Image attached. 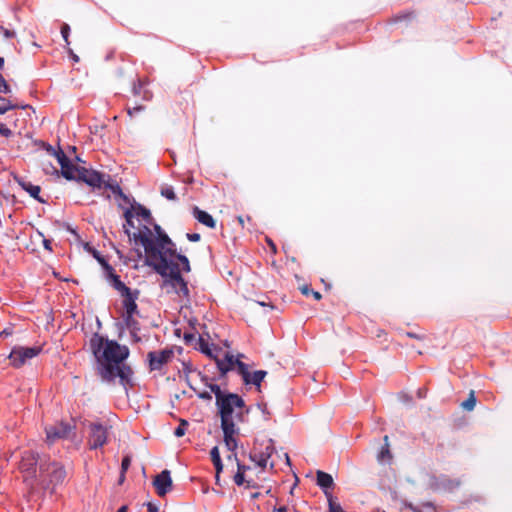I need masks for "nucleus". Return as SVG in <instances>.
I'll return each mask as SVG.
<instances>
[{
	"mask_svg": "<svg viewBox=\"0 0 512 512\" xmlns=\"http://www.w3.org/2000/svg\"><path fill=\"white\" fill-rule=\"evenodd\" d=\"M82 167H77L76 165L69 162L68 164L63 165L61 169V174L67 180H78L80 171Z\"/></svg>",
	"mask_w": 512,
	"mask_h": 512,
	"instance_id": "obj_19",
	"label": "nucleus"
},
{
	"mask_svg": "<svg viewBox=\"0 0 512 512\" xmlns=\"http://www.w3.org/2000/svg\"><path fill=\"white\" fill-rule=\"evenodd\" d=\"M99 263L103 267V272L106 280L115 288L120 294H128L130 288L127 287L120 277L115 273L113 267L102 257H97Z\"/></svg>",
	"mask_w": 512,
	"mask_h": 512,
	"instance_id": "obj_7",
	"label": "nucleus"
},
{
	"mask_svg": "<svg viewBox=\"0 0 512 512\" xmlns=\"http://www.w3.org/2000/svg\"><path fill=\"white\" fill-rule=\"evenodd\" d=\"M66 472L58 463H46L42 460L39 464V477L36 484L43 488H49L50 485L56 486L65 479Z\"/></svg>",
	"mask_w": 512,
	"mask_h": 512,
	"instance_id": "obj_4",
	"label": "nucleus"
},
{
	"mask_svg": "<svg viewBox=\"0 0 512 512\" xmlns=\"http://www.w3.org/2000/svg\"><path fill=\"white\" fill-rule=\"evenodd\" d=\"M250 496H251L252 499H257L260 496V493L259 492H253V493H251Z\"/></svg>",
	"mask_w": 512,
	"mask_h": 512,
	"instance_id": "obj_52",
	"label": "nucleus"
},
{
	"mask_svg": "<svg viewBox=\"0 0 512 512\" xmlns=\"http://www.w3.org/2000/svg\"><path fill=\"white\" fill-rule=\"evenodd\" d=\"M237 470L246 474L247 471L250 470V467L249 466H246L244 464H241L239 461H237Z\"/></svg>",
	"mask_w": 512,
	"mask_h": 512,
	"instance_id": "obj_39",
	"label": "nucleus"
},
{
	"mask_svg": "<svg viewBox=\"0 0 512 512\" xmlns=\"http://www.w3.org/2000/svg\"><path fill=\"white\" fill-rule=\"evenodd\" d=\"M274 512H287V508L285 506H281L279 508H275Z\"/></svg>",
	"mask_w": 512,
	"mask_h": 512,
	"instance_id": "obj_49",
	"label": "nucleus"
},
{
	"mask_svg": "<svg viewBox=\"0 0 512 512\" xmlns=\"http://www.w3.org/2000/svg\"><path fill=\"white\" fill-rule=\"evenodd\" d=\"M187 238L192 242H197L200 240V235L198 233H189L187 234Z\"/></svg>",
	"mask_w": 512,
	"mask_h": 512,
	"instance_id": "obj_42",
	"label": "nucleus"
},
{
	"mask_svg": "<svg viewBox=\"0 0 512 512\" xmlns=\"http://www.w3.org/2000/svg\"><path fill=\"white\" fill-rule=\"evenodd\" d=\"M103 186L107 189H109L113 195L117 196V197H120L121 199H123L126 203H129V198L123 193L121 187L119 186L118 183L116 182H112V181H106L105 180V183L103 184Z\"/></svg>",
	"mask_w": 512,
	"mask_h": 512,
	"instance_id": "obj_22",
	"label": "nucleus"
},
{
	"mask_svg": "<svg viewBox=\"0 0 512 512\" xmlns=\"http://www.w3.org/2000/svg\"><path fill=\"white\" fill-rule=\"evenodd\" d=\"M130 464H131L130 456H125L122 459V463H121L122 474H124L128 470V468L130 467Z\"/></svg>",
	"mask_w": 512,
	"mask_h": 512,
	"instance_id": "obj_37",
	"label": "nucleus"
},
{
	"mask_svg": "<svg viewBox=\"0 0 512 512\" xmlns=\"http://www.w3.org/2000/svg\"><path fill=\"white\" fill-rule=\"evenodd\" d=\"M211 460L214 463L221 461L220 452L217 446L213 447L210 451Z\"/></svg>",
	"mask_w": 512,
	"mask_h": 512,
	"instance_id": "obj_35",
	"label": "nucleus"
},
{
	"mask_svg": "<svg viewBox=\"0 0 512 512\" xmlns=\"http://www.w3.org/2000/svg\"><path fill=\"white\" fill-rule=\"evenodd\" d=\"M214 467H215V470H216V474H220L222 472V470H223L222 461L214 463Z\"/></svg>",
	"mask_w": 512,
	"mask_h": 512,
	"instance_id": "obj_44",
	"label": "nucleus"
},
{
	"mask_svg": "<svg viewBox=\"0 0 512 512\" xmlns=\"http://www.w3.org/2000/svg\"><path fill=\"white\" fill-rule=\"evenodd\" d=\"M192 214L195 219H197L198 222L201 224L209 227V228H215L216 223L213 219V217L207 213L206 211H203L199 209L197 206L193 207Z\"/></svg>",
	"mask_w": 512,
	"mask_h": 512,
	"instance_id": "obj_18",
	"label": "nucleus"
},
{
	"mask_svg": "<svg viewBox=\"0 0 512 512\" xmlns=\"http://www.w3.org/2000/svg\"><path fill=\"white\" fill-rule=\"evenodd\" d=\"M333 478L330 474L317 471V485L323 490V492H329L328 490L333 487Z\"/></svg>",
	"mask_w": 512,
	"mask_h": 512,
	"instance_id": "obj_20",
	"label": "nucleus"
},
{
	"mask_svg": "<svg viewBox=\"0 0 512 512\" xmlns=\"http://www.w3.org/2000/svg\"><path fill=\"white\" fill-rule=\"evenodd\" d=\"M238 355L235 357L234 355L226 354L224 359L217 361L218 369L222 374H226L231 370H236L238 372V363L241 362Z\"/></svg>",
	"mask_w": 512,
	"mask_h": 512,
	"instance_id": "obj_15",
	"label": "nucleus"
},
{
	"mask_svg": "<svg viewBox=\"0 0 512 512\" xmlns=\"http://www.w3.org/2000/svg\"><path fill=\"white\" fill-rule=\"evenodd\" d=\"M138 291H132L129 290L128 294H121L123 297L122 306H123V312L127 314H136L137 311V304L136 300L138 298Z\"/></svg>",
	"mask_w": 512,
	"mask_h": 512,
	"instance_id": "obj_14",
	"label": "nucleus"
},
{
	"mask_svg": "<svg viewBox=\"0 0 512 512\" xmlns=\"http://www.w3.org/2000/svg\"><path fill=\"white\" fill-rule=\"evenodd\" d=\"M234 482L237 486H242L246 484V487H255V481L248 477L246 474L240 472L237 470L236 474L234 475Z\"/></svg>",
	"mask_w": 512,
	"mask_h": 512,
	"instance_id": "obj_23",
	"label": "nucleus"
},
{
	"mask_svg": "<svg viewBox=\"0 0 512 512\" xmlns=\"http://www.w3.org/2000/svg\"><path fill=\"white\" fill-rule=\"evenodd\" d=\"M19 106L12 103L11 100L0 97V114H5L10 110L17 109Z\"/></svg>",
	"mask_w": 512,
	"mask_h": 512,
	"instance_id": "obj_26",
	"label": "nucleus"
},
{
	"mask_svg": "<svg viewBox=\"0 0 512 512\" xmlns=\"http://www.w3.org/2000/svg\"><path fill=\"white\" fill-rule=\"evenodd\" d=\"M258 407L262 411V413L265 415V418L268 419L269 412H268V409H267V404L266 403H260V404H258Z\"/></svg>",
	"mask_w": 512,
	"mask_h": 512,
	"instance_id": "obj_40",
	"label": "nucleus"
},
{
	"mask_svg": "<svg viewBox=\"0 0 512 512\" xmlns=\"http://www.w3.org/2000/svg\"><path fill=\"white\" fill-rule=\"evenodd\" d=\"M312 290H310L308 287H303L302 288V293L305 294V295H309L311 293Z\"/></svg>",
	"mask_w": 512,
	"mask_h": 512,
	"instance_id": "obj_50",
	"label": "nucleus"
},
{
	"mask_svg": "<svg viewBox=\"0 0 512 512\" xmlns=\"http://www.w3.org/2000/svg\"><path fill=\"white\" fill-rule=\"evenodd\" d=\"M61 35L63 37V40L65 41L66 46L68 47L70 45V41H69L70 26L67 23H64L61 26Z\"/></svg>",
	"mask_w": 512,
	"mask_h": 512,
	"instance_id": "obj_33",
	"label": "nucleus"
},
{
	"mask_svg": "<svg viewBox=\"0 0 512 512\" xmlns=\"http://www.w3.org/2000/svg\"><path fill=\"white\" fill-rule=\"evenodd\" d=\"M476 405V398L474 396V392L472 391L468 397L467 400H465L463 403H462V407L468 411H471L474 409Z\"/></svg>",
	"mask_w": 512,
	"mask_h": 512,
	"instance_id": "obj_29",
	"label": "nucleus"
},
{
	"mask_svg": "<svg viewBox=\"0 0 512 512\" xmlns=\"http://www.w3.org/2000/svg\"><path fill=\"white\" fill-rule=\"evenodd\" d=\"M238 374L242 377V380L246 385H254L259 389L267 372L264 370H257L251 373L247 364L239 362Z\"/></svg>",
	"mask_w": 512,
	"mask_h": 512,
	"instance_id": "obj_8",
	"label": "nucleus"
},
{
	"mask_svg": "<svg viewBox=\"0 0 512 512\" xmlns=\"http://www.w3.org/2000/svg\"><path fill=\"white\" fill-rule=\"evenodd\" d=\"M106 177L110 180L109 175H105L99 173L98 171L82 167L77 181L84 182L92 188H101L105 183Z\"/></svg>",
	"mask_w": 512,
	"mask_h": 512,
	"instance_id": "obj_9",
	"label": "nucleus"
},
{
	"mask_svg": "<svg viewBox=\"0 0 512 512\" xmlns=\"http://www.w3.org/2000/svg\"><path fill=\"white\" fill-rule=\"evenodd\" d=\"M311 294L313 295V297L316 299V300H320L321 299V294L317 291H311Z\"/></svg>",
	"mask_w": 512,
	"mask_h": 512,
	"instance_id": "obj_48",
	"label": "nucleus"
},
{
	"mask_svg": "<svg viewBox=\"0 0 512 512\" xmlns=\"http://www.w3.org/2000/svg\"><path fill=\"white\" fill-rule=\"evenodd\" d=\"M107 441V429L99 423L90 424L89 446L91 449L102 447Z\"/></svg>",
	"mask_w": 512,
	"mask_h": 512,
	"instance_id": "obj_10",
	"label": "nucleus"
},
{
	"mask_svg": "<svg viewBox=\"0 0 512 512\" xmlns=\"http://www.w3.org/2000/svg\"><path fill=\"white\" fill-rule=\"evenodd\" d=\"M133 210L134 216L138 221H142V225L150 226L153 225V218L151 216L150 210L141 206L140 204L132 205L131 208Z\"/></svg>",
	"mask_w": 512,
	"mask_h": 512,
	"instance_id": "obj_16",
	"label": "nucleus"
},
{
	"mask_svg": "<svg viewBox=\"0 0 512 512\" xmlns=\"http://www.w3.org/2000/svg\"><path fill=\"white\" fill-rule=\"evenodd\" d=\"M0 30L2 31V33L6 39H10L15 36V32L12 30L6 29L4 27H0Z\"/></svg>",
	"mask_w": 512,
	"mask_h": 512,
	"instance_id": "obj_38",
	"label": "nucleus"
},
{
	"mask_svg": "<svg viewBox=\"0 0 512 512\" xmlns=\"http://www.w3.org/2000/svg\"><path fill=\"white\" fill-rule=\"evenodd\" d=\"M4 58L0 56V69H3L4 68Z\"/></svg>",
	"mask_w": 512,
	"mask_h": 512,
	"instance_id": "obj_53",
	"label": "nucleus"
},
{
	"mask_svg": "<svg viewBox=\"0 0 512 512\" xmlns=\"http://www.w3.org/2000/svg\"><path fill=\"white\" fill-rule=\"evenodd\" d=\"M37 463L38 458L31 451H25L22 454L19 469L23 474L24 482H26L31 488H33L37 481L39 474H37Z\"/></svg>",
	"mask_w": 512,
	"mask_h": 512,
	"instance_id": "obj_5",
	"label": "nucleus"
},
{
	"mask_svg": "<svg viewBox=\"0 0 512 512\" xmlns=\"http://www.w3.org/2000/svg\"><path fill=\"white\" fill-rule=\"evenodd\" d=\"M53 154L55 155L61 169L63 168V165L71 162L70 159L66 156V154L61 149H59L58 151L53 149Z\"/></svg>",
	"mask_w": 512,
	"mask_h": 512,
	"instance_id": "obj_28",
	"label": "nucleus"
},
{
	"mask_svg": "<svg viewBox=\"0 0 512 512\" xmlns=\"http://www.w3.org/2000/svg\"><path fill=\"white\" fill-rule=\"evenodd\" d=\"M10 92V86L7 84L4 77L0 74V93L9 94Z\"/></svg>",
	"mask_w": 512,
	"mask_h": 512,
	"instance_id": "obj_34",
	"label": "nucleus"
},
{
	"mask_svg": "<svg viewBox=\"0 0 512 512\" xmlns=\"http://www.w3.org/2000/svg\"><path fill=\"white\" fill-rule=\"evenodd\" d=\"M154 486L159 496H164L172 488V479L168 470H163L154 479Z\"/></svg>",
	"mask_w": 512,
	"mask_h": 512,
	"instance_id": "obj_13",
	"label": "nucleus"
},
{
	"mask_svg": "<svg viewBox=\"0 0 512 512\" xmlns=\"http://www.w3.org/2000/svg\"><path fill=\"white\" fill-rule=\"evenodd\" d=\"M161 195L163 197H165L166 199H168V200H175L176 199V194L174 192L173 187H171V186L162 187Z\"/></svg>",
	"mask_w": 512,
	"mask_h": 512,
	"instance_id": "obj_30",
	"label": "nucleus"
},
{
	"mask_svg": "<svg viewBox=\"0 0 512 512\" xmlns=\"http://www.w3.org/2000/svg\"><path fill=\"white\" fill-rule=\"evenodd\" d=\"M216 406L221 417L225 444L229 450L233 451L237 447L235 434L238 430L236 424L243 421L247 412L245 402L239 395L228 393L227 396L216 403Z\"/></svg>",
	"mask_w": 512,
	"mask_h": 512,
	"instance_id": "obj_3",
	"label": "nucleus"
},
{
	"mask_svg": "<svg viewBox=\"0 0 512 512\" xmlns=\"http://www.w3.org/2000/svg\"><path fill=\"white\" fill-rule=\"evenodd\" d=\"M67 52L74 63L79 62V57L73 52V50L71 48L68 47Z\"/></svg>",
	"mask_w": 512,
	"mask_h": 512,
	"instance_id": "obj_41",
	"label": "nucleus"
},
{
	"mask_svg": "<svg viewBox=\"0 0 512 512\" xmlns=\"http://www.w3.org/2000/svg\"><path fill=\"white\" fill-rule=\"evenodd\" d=\"M45 431L47 441L52 443L57 439L67 438L70 434L71 427L65 423H57L55 425L46 427Z\"/></svg>",
	"mask_w": 512,
	"mask_h": 512,
	"instance_id": "obj_12",
	"label": "nucleus"
},
{
	"mask_svg": "<svg viewBox=\"0 0 512 512\" xmlns=\"http://www.w3.org/2000/svg\"><path fill=\"white\" fill-rule=\"evenodd\" d=\"M0 135L9 138L13 135V132L10 128H8L5 124H0Z\"/></svg>",
	"mask_w": 512,
	"mask_h": 512,
	"instance_id": "obj_36",
	"label": "nucleus"
},
{
	"mask_svg": "<svg viewBox=\"0 0 512 512\" xmlns=\"http://www.w3.org/2000/svg\"><path fill=\"white\" fill-rule=\"evenodd\" d=\"M43 244H44V247H45L47 250H49V251H51V250H52L51 242H50L49 240H46V239H45V240L43 241Z\"/></svg>",
	"mask_w": 512,
	"mask_h": 512,
	"instance_id": "obj_47",
	"label": "nucleus"
},
{
	"mask_svg": "<svg viewBox=\"0 0 512 512\" xmlns=\"http://www.w3.org/2000/svg\"><path fill=\"white\" fill-rule=\"evenodd\" d=\"M211 391L214 393L216 398V403H218L221 399H223L225 396H227L228 393L223 392L221 388L214 384L210 386Z\"/></svg>",
	"mask_w": 512,
	"mask_h": 512,
	"instance_id": "obj_31",
	"label": "nucleus"
},
{
	"mask_svg": "<svg viewBox=\"0 0 512 512\" xmlns=\"http://www.w3.org/2000/svg\"><path fill=\"white\" fill-rule=\"evenodd\" d=\"M135 314L122 313L123 321L126 327L130 330H137V321L134 319Z\"/></svg>",
	"mask_w": 512,
	"mask_h": 512,
	"instance_id": "obj_27",
	"label": "nucleus"
},
{
	"mask_svg": "<svg viewBox=\"0 0 512 512\" xmlns=\"http://www.w3.org/2000/svg\"><path fill=\"white\" fill-rule=\"evenodd\" d=\"M173 351L164 349L162 351H152L148 353L149 366L151 370H160L162 366L173 358Z\"/></svg>",
	"mask_w": 512,
	"mask_h": 512,
	"instance_id": "obj_11",
	"label": "nucleus"
},
{
	"mask_svg": "<svg viewBox=\"0 0 512 512\" xmlns=\"http://www.w3.org/2000/svg\"><path fill=\"white\" fill-rule=\"evenodd\" d=\"M325 495L328 499V512H345L341 504L338 503L330 492L325 491Z\"/></svg>",
	"mask_w": 512,
	"mask_h": 512,
	"instance_id": "obj_25",
	"label": "nucleus"
},
{
	"mask_svg": "<svg viewBox=\"0 0 512 512\" xmlns=\"http://www.w3.org/2000/svg\"><path fill=\"white\" fill-rule=\"evenodd\" d=\"M272 450H273V448L266 447V451L264 453H270V455H271L272 454Z\"/></svg>",
	"mask_w": 512,
	"mask_h": 512,
	"instance_id": "obj_54",
	"label": "nucleus"
},
{
	"mask_svg": "<svg viewBox=\"0 0 512 512\" xmlns=\"http://www.w3.org/2000/svg\"><path fill=\"white\" fill-rule=\"evenodd\" d=\"M18 184L20 185V187L26 191L31 197H33L35 200H37L38 202L40 203H44L45 200H43L41 197H40V191H41V188L39 185H35L25 179H18L17 180Z\"/></svg>",
	"mask_w": 512,
	"mask_h": 512,
	"instance_id": "obj_17",
	"label": "nucleus"
},
{
	"mask_svg": "<svg viewBox=\"0 0 512 512\" xmlns=\"http://www.w3.org/2000/svg\"><path fill=\"white\" fill-rule=\"evenodd\" d=\"M216 483L219 484L220 481V474L215 475Z\"/></svg>",
	"mask_w": 512,
	"mask_h": 512,
	"instance_id": "obj_55",
	"label": "nucleus"
},
{
	"mask_svg": "<svg viewBox=\"0 0 512 512\" xmlns=\"http://www.w3.org/2000/svg\"><path fill=\"white\" fill-rule=\"evenodd\" d=\"M89 345L97 361V371L101 379L107 383L118 379L126 388L131 383L133 374L130 366L125 363L130 354L129 348L97 333L90 338Z\"/></svg>",
	"mask_w": 512,
	"mask_h": 512,
	"instance_id": "obj_2",
	"label": "nucleus"
},
{
	"mask_svg": "<svg viewBox=\"0 0 512 512\" xmlns=\"http://www.w3.org/2000/svg\"><path fill=\"white\" fill-rule=\"evenodd\" d=\"M117 512H128V507L126 505L121 506Z\"/></svg>",
	"mask_w": 512,
	"mask_h": 512,
	"instance_id": "obj_51",
	"label": "nucleus"
},
{
	"mask_svg": "<svg viewBox=\"0 0 512 512\" xmlns=\"http://www.w3.org/2000/svg\"><path fill=\"white\" fill-rule=\"evenodd\" d=\"M187 427H188V422L185 421V420H181L180 424L178 425V427L174 431V435L176 437L184 436L185 433H186Z\"/></svg>",
	"mask_w": 512,
	"mask_h": 512,
	"instance_id": "obj_32",
	"label": "nucleus"
},
{
	"mask_svg": "<svg viewBox=\"0 0 512 512\" xmlns=\"http://www.w3.org/2000/svg\"><path fill=\"white\" fill-rule=\"evenodd\" d=\"M142 109H143V107H142V106H136V107H134V108H132V109H128V114H129L130 116H133L134 114H136V113H138V112L142 111Z\"/></svg>",
	"mask_w": 512,
	"mask_h": 512,
	"instance_id": "obj_43",
	"label": "nucleus"
},
{
	"mask_svg": "<svg viewBox=\"0 0 512 512\" xmlns=\"http://www.w3.org/2000/svg\"><path fill=\"white\" fill-rule=\"evenodd\" d=\"M41 352V347H14L10 352L9 359L11 364L19 368L23 366L28 360L36 357Z\"/></svg>",
	"mask_w": 512,
	"mask_h": 512,
	"instance_id": "obj_6",
	"label": "nucleus"
},
{
	"mask_svg": "<svg viewBox=\"0 0 512 512\" xmlns=\"http://www.w3.org/2000/svg\"><path fill=\"white\" fill-rule=\"evenodd\" d=\"M125 234L135 244L143 246L145 251V263L152 267L163 277V286L170 288L181 298L189 297L187 282L181 276V272L190 271V263L186 256L177 254L175 244L157 224L154 229L146 225L136 227L132 209L124 211Z\"/></svg>",
	"mask_w": 512,
	"mask_h": 512,
	"instance_id": "obj_1",
	"label": "nucleus"
},
{
	"mask_svg": "<svg viewBox=\"0 0 512 512\" xmlns=\"http://www.w3.org/2000/svg\"><path fill=\"white\" fill-rule=\"evenodd\" d=\"M147 508L148 512H158V507L152 503H148Z\"/></svg>",
	"mask_w": 512,
	"mask_h": 512,
	"instance_id": "obj_45",
	"label": "nucleus"
},
{
	"mask_svg": "<svg viewBox=\"0 0 512 512\" xmlns=\"http://www.w3.org/2000/svg\"><path fill=\"white\" fill-rule=\"evenodd\" d=\"M238 220H239L240 224L243 226V219H242V217H239Z\"/></svg>",
	"mask_w": 512,
	"mask_h": 512,
	"instance_id": "obj_56",
	"label": "nucleus"
},
{
	"mask_svg": "<svg viewBox=\"0 0 512 512\" xmlns=\"http://www.w3.org/2000/svg\"><path fill=\"white\" fill-rule=\"evenodd\" d=\"M11 334H12V331L9 329H4V330L0 331V337L9 336Z\"/></svg>",
	"mask_w": 512,
	"mask_h": 512,
	"instance_id": "obj_46",
	"label": "nucleus"
},
{
	"mask_svg": "<svg viewBox=\"0 0 512 512\" xmlns=\"http://www.w3.org/2000/svg\"><path fill=\"white\" fill-rule=\"evenodd\" d=\"M388 436H384V445L382 446L381 450L377 454V460L381 464H387L390 463L392 460V454L390 451Z\"/></svg>",
	"mask_w": 512,
	"mask_h": 512,
	"instance_id": "obj_21",
	"label": "nucleus"
},
{
	"mask_svg": "<svg viewBox=\"0 0 512 512\" xmlns=\"http://www.w3.org/2000/svg\"><path fill=\"white\" fill-rule=\"evenodd\" d=\"M250 457L256 463V465L263 470L267 467L268 460L270 458V453H260L259 455L254 454L251 455Z\"/></svg>",
	"mask_w": 512,
	"mask_h": 512,
	"instance_id": "obj_24",
	"label": "nucleus"
}]
</instances>
